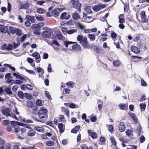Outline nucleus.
Here are the masks:
<instances>
[{
  "label": "nucleus",
  "mask_w": 149,
  "mask_h": 149,
  "mask_svg": "<svg viewBox=\"0 0 149 149\" xmlns=\"http://www.w3.org/2000/svg\"><path fill=\"white\" fill-rule=\"evenodd\" d=\"M47 110L41 107L39 110L38 116L39 118L43 120H45L48 117Z\"/></svg>",
  "instance_id": "nucleus-1"
},
{
  "label": "nucleus",
  "mask_w": 149,
  "mask_h": 149,
  "mask_svg": "<svg viewBox=\"0 0 149 149\" xmlns=\"http://www.w3.org/2000/svg\"><path fill=\"white\" fill-rule=\"evenodd\" d=\"M11 125L13 126H14L15 132L16 133L18 132L21 130V128L19 126H23L24 125L22 123L13 121H11Z\"/></svg>",
  "instance_id": "nucleus-2"
},
{
  "label": "nucleus",
  "mask_w": 149,
  "mask_h": 149,
  "mask_svg": "<svg viewBox=\"0 0 149 149\" xmlns=\"http://www.w3.org/2000/svg\"><path fill=\"white\" fill-rule=\"evenodd\" d=\"M3 113L6 116H10L13 118H15L17 119V118L14 114L12 113L11 110L10 109L7 108L6 109H3L2 111Z\"/></svg>",
  "instance_id": "nucleus-3"
},
{
  "label": "nucleus",
  "mask_w": 149,
  "mask_h": 149,
  "mask_svg": "<svg viewBox=\"0 0 149 149\" xmlns=\"http://www.w3.org/2000/svg\"><path fill=\"white\" fill-rule=\"evenodd\" d=\"M19 4L18 7L19 9H27L29 6V4L28 3H26L23 4L22 2L20 1H18Z\"/></svg>",
  "instance_id": "nucleus-4"
},
{
  "label": "nucleus",
  "mask_w": 149,
  "mask_h": 149,
  "mask_svg": "<svg viewBox=\"0 0 149 149\" xmlns=\"http://www.w3.org/2000/svg\"><path fill=\"white\" fill-rule=\"evenodd\" d=\"M1 49L3 50L11 51L13 49V45L11 44H7L6 43L3 45L1 46Z\"/></svg>",
  "instance_id": "nucleus-5"
},
{
  "label": "nucleus",
  "mask_w": 149,
  "mask_h": 149,
  "mask_svg": "<svg viewBox=\"0 0 149 149\" xmlns=\"http://www.w3.org/2000/svg\"><path fill=\"white\" fill-rule=\"evenodd\" d=\"M140 15L141 18V20L143 23H144L148 21V19L146 18V17L145 12L144 11H141L140 13Z\"/></svg>",
  "instance_id": "nucleus-6"
},
{
  "label": "nucleus",
  "mask_w": 149,
  "mask_h": 149,
  "mask_svg": "<svg viewBox=\"0 0 149 149\" xmlns=\"http://www.w3.org/2000/svg\"><path fill=\"white\" fill-rule=\"evenodd\" d=\"M32 56L35 57L36 59V61L37 63H39L41 60L40 56V54L37 52H35L32 54Z\"/></svg>",
  "instance_id": "nucleus-7"
},
{
  "label": "nucleus",
  "mask_w": 149,
  "mask_h": 149,
  "mask_svg": "<svg viewBox=\"0 0 149 149\" xmlns=\"http://www.w3.org/2000/svg\"><path fill=\"white\" fill-rule=\"evenodd\" d=\"M105 7V6L104 4L96 5L93 7V9L94 11L97 12L100 10L101 9H102Z\"/></svg>",
  "instance_id": "nucleus-8"
},
{
  "label": "nucleus",
  "mask_w": 149,
  "mask_h": 149,
  "mask_svg": "<svg viewBox=\"0 0 149 149\" xmlns=\"http://www.w3.org/2000/svg\"><path fill=\"white\" fill-rule=\"evenodd\" d=\"M75 44L72 46V48L73 50L74 51L80 52L81 51V47L80 46L77 44V43L74 42Z\"/></svg>",
  "instance_id": "nucleus-9"
},
{
  "label": "nucleus",
  "mask_w": 149,
  "mask_h": 149,
  "mask_svg": "<svg viewBox=\"0 0 149 149\" xmlns=\"http://www.w3.org/2000/svg\"><path fill=\"white\" fill-rule=\"evenodd\" d=\"M88 135L93 139H95L97 138V136L96 133L91 130H89L88 131Z\"/></svg>",
  "instance_id": "nucleus-10"
},
{
  "label": "nucleus",
  "mask_w": 149,
  "mask_h": 149,
  "mask_svg": "<svg viewBox=\"0 0 149 149\" xmlns=\"http://www.w3.org/2000/svg\"><path fill=\"white\" fill-rule=\"evenodd\" d=\"M79 43L84 48H86L88 43L87 38H84V39L81 41H80Z\"/></svg>",
  "instance_id": "nucleus-11"
},
{
  "label": "nucleus",
  "mask_w": 149,
  "mask_h": 149,
  "mask_svg": "<svg viewBox=\"0 0 149 149\" xmlns=\"http://www.w3.org/2000/svg\"><path fill=\"white\" fill-rule=\"evenodd\" d=\"M70 17V15L65 12L62 13L61 14L60 16V19L61 20L63 19L67 20L69 19Z\"/></svg>",
  "instance_id": "nucleus-12"
},
{
  "label": "nucleus",
  "mask_w": 149,
  "mask_h": 149,
  "mask_svg": "<svg viewBox=\"0 0 149 149\" xmlns=\"http://www.w3.org/2000/svg\"><path fill=\"white\" fill-rule=\"evenodd\" d=\"M42 36L45 38H49L51 36V34L49 31H44L42 33Z\"/></svg>",
  "instance_id": "nucleus-13"
},
{
  "label": "nucleus",
  "mask_w": 149,
  "mask_h": 149,
  "mask_svg": "<svg viewBox=\"0 0 149 149\" xmlns=\"http://www.w3.org/2000/svg\"><path fill=\"white\" fill-rule=\"evenodd\" d=\"M26 18L27 19L30 21L32 23L35 22L36 20L34 16L27 15L26 16Z\"/></svg>",
  "instance_id": "nucleus-14"
},
{
  "label": "nucleus",
  "mask_w": 149,
  "mask_h": 149,
  "mask_svg": "<svg viewBox=\"0 0 149 149\" xmlns=\"http://www.w3.org/2000/svg\"><path fill=\"white\" fill-rule=\"evenodd\" d=\"M60 13L59 10L57 8H56L52 11L53 15L55 17L59 16Z\"/></svg>",
  "instance_id": "nucleus-15"
},
{
  "label": "nucleus",
  "mask_w": 149,
  "mask_h": 149,
  "mask_svg": "<svg viewBox=\"0 0 149 149\" xmlns=\"http://www.w3.org/2000/svg\"><path fill=\"white\" fill-rule=\"evenodd\" d=\"M118 128L120 132H124L125 130V125L124 123L123 122H120Z\"/></svg>",
  "instance_id": "nucleus-16"
},
{
  "label": "nucleus",
  "mask_w": 149,
  "mask_h": 149,
  "mask_svg": "<svg viewBox=\"0 0 149 149\" xmlns=\"http://www.w3.org/2000/svg\"><path fill=\"white\" fill-rule=\"evenodd\" d=\"M72 18L73 19L77 20L80 19V17L79 14L76 11L72 14Z\"/></svg>",
  "instance_id": "nucleus-17"
},
{
  "label": "nucleus",
  "mask_w": 149,
  "mask_h": 149,
  "mask_svg": "<svg viewBox=\"0 0 149 149\" xmlns=\"http://www.w3.org/2000/svg\"><path fill=\"white\" fill-rule=\"evenodd\" d=\"M131 50L132 51L136 54L139 53L140 52L139 49L137 47L134 46H131Z\"/></svg>",
  "instance_id": "nucleus-18"
},
{
  "label": "nucleus",
  "mask_w": 149,
  "mask_h": 149,
  "mask_svg": "<svg viewBox=\"0 0 149 149\" xmlns=\"http://www.w3.org/2000/svg\"><path fill=\"white\" fill-rule=\"evenodd\" d=\"M11 87L10 86H8L6 87L4 89V91L8 94L11 95L12 93V92L11 90Z\"/></svg>",
  "instance_id": "nucleus-19"
},
{
  "label": "nucleus",
  "mask_w": 149,
  "mask_h": 149,
  "mask_svg": "<svg viewBox=\"0 0 149 149\" xmlns=\"http://www.w3.org/2000/svg\"><path fill=\"white\" fill-rule=\"evenodd\" d=\"M56 35L58 40H62L63 39L64 36L62 35L61 32L60 31H57L56 33Z\"/></svg>",
  "instance_id": "nucleus-20"
},
{
  "label": "nucleus",
  "mask_w": 149,
  "mask_h": 149,
  "mask_svg": "<svg viewBox=\"0 0 149 149\" xmlns=\"http://www.w3.org/2000/svg\"><path fill=\"white\" fill-rule=\"evenodd\" d=\"M118 107L121 110H126L127 108V105L124 103H121L118 105Z\"/></svg>",
  "instance_id": "nucleus-21"
},
{
  "label": "nucleus",
  "mask_w": 149,
  "mask_h": 149,
  "mask_svg": "<svg viewBox=\"0 0 149 149\" xmlns=\"http://www.w3.org/2000/svg\"><path fill=\"white\" fill-rule=\"evenodd\" d=\"M13 75L17 79H19L21 80L25 81V79L24 77H22L19 75L18 74L16 73H14L13 74Z\"/></svg>",
  "instance_id": "nucleus-22"
},
{
  "label": "nucleus",
  "mask_w": 149,
  "mask_h": 149,
  "mask_svg": "<svg viewBox=\"0 0 149 149\" xmlns=\"http://www.w3.org/2000/svg\"><path fill=\"white\" fill-rule=\"evenodd\" d=\"M80 128V127L79 126H76L71 130V132L76 134Z\"/></svg>",
  "instance_id": "nucleus-23"
},
{
  "label": "nucleus",
  "mask_w": 149,
  "mask_h": 149,
  "mask_svg": "<svg viewBox=\"0 0 149 149\" xmlns=\"http://www.w3.org/2000/svg\"><path fill=\"white\" fill-rule=\"evenodd\" d=\"M66 85L71 88H73L75 85V83L72 81H70L67 82Z\"/></svg>",
  "instance_id": "nucleus-24"
},
{
  "label": "nucleus",
  "mask_w": 149,
  "mask_h": 149,
  "mask_svg": "<svg viewBox=\"0 0 149 149\" xmlns=\"http://www.w3.org/2000/svg\"><path fill=\"white\" fill-rule=\"evenodd\" d=\"M113 64L115 67H118L121 64V62L119 60L113 61Z\"/></svg>",
  "instance_id": "nucleus-25"
},
{
  "label": "nucleus",
  "mask_w": 149,
  "mask_h": 149,
  "mask_svg": "<svg viewBox=\"0 0 149 149\" xmlns=\"http://www.w3.org/2000/svg\"><path fill=\"white\" fill-rule=\"evenodd\" d=\"M35 128L37 131L40 132H42L44 130V129L43 127H39L38 126H35Z\"/></svg>",
  "instance_id": "nucleus-26"
},
{
  "label": "nucleus",
  "mask_w": 149,
  "mask_h": 149,
  "mask_svg": "<svg viewBox=\"0 0 149 149\" xmlns=\"http://www.w3.org/2000/svg\"><path fill=\"white\" fill-rule=\"evenodd\" d=\"M129 114L134 122H136L137 121L136 117L135 114L131 113H129Z\"/></svg>",
  "instance_id": "nucleus-27"
},
{
  "label": "nucleus",
  "mask_w": 149,
  "mask_h": 149,
  "mask_svg": "<svg viewBox=\"0 0 149 149\" xmlns=\"http://www.w3.org/2000/svg\"><path fill=\"white\" fill-rule=\"evenodd\" d=\"M38 107H32L31 109L32 110V113L33 114L36 115L39 113V111L37 109Z\"/></svg>",
  "instance_id": "nucleus-28"
},
{
  "label": "nucleus",
  "mask_w": 149,
  "mask_h": 149,
  "mask_svg": "<svg viewBox=\"0 0 149 149\" xmlns=\"http://www.w3.org/2000/svg\"><path fill=\"white\" fill-rule=\"evenodd\" d=\"M17 28L11 26H10L9 27V29L10 30V32L12 34L15 33L16 32V31H17Z\"/></svg>",
  "instance_id": "nucleus-29"
},
{
  "label": "nucleus",
  "mask_w": 149,
  "mask_h": 149,
  "mask_svg": "<svg viewBox=\"0 0 149 149\" xmlns=\"http://www.w3.org/2000/svg\"><path fill=\"white\" fill-rule=\"evenodd\" d=\"M88 38L91 41H93L95 40V35L92 34H88Z\"/></svg>",
  "instance_id": "nucleus-30"
},
{
  "label": "nucleus",
  "mask_w": 149,
  "mask_h": 149,
  "mask_svg": "<svg viewBox=\"0 0 149 149\" xmlns=\"http://www.w3.org/2000/svg\"><path fill=\"white\" fill-rule=\"evenodd\" d=\"M1 31L2 33H6L8 31V29L6 26H4L0 28Z\"/></svg>",
  "instance_id": "nucleus-31"
},
{
  "label": "nucleus",
  "mask_w": 149,
  "mask_h": 149,
  "mask_svg": "<svg viewBox=\"0 0 149 149\" xmlns=\"http://www.w3.org/2000/svg\"><path fill=\"white\" fill-rule=\"evenodd\" d=\"M81 4L78 1H75L73 4V6L74 8H77L81 6Z\"/></svg>",
  "instance_id": "nucleus-32"
},
{
  "label": "nucleus",
  "mask_w": 149,
  "mask_h": 149,
  "mask_svg": "<svg viewBox=\"0 0 149 149\" xmlns=\"http://www.w3.org/2000/svg\"><path fill=\"white\" fill-rule=\"evenodd\" d=\"M85 10L88 13L91 14L92 13L91 7V6H87L86 7Z\"/></svg>",
  "instance_id": "nucleus-33"
},
{
  "label": "nucleus",
  "mask_w": 149,
  "mask_h": 149,
  "mask_svg": "<svg viewBox=\"0 0 149 149\" xmlns=\"http://www.w3.org/2000/svg\"><path fill=\"white\" fill-rule=\"evenodd\" d=\"M39 25L37 24H34L31 26V27L32 29L36 30L39 29Z\"/></svg>",
  "instance_id": "nucleus-34"
},
{
  "label": "nucleus",
  "mask_w": 149,
  "mask_h": 149,
  "mask_svg": "<svg viewBox=\"0 0 149 149\" xmlns=\"http://www.w3.org/2000/svg\"><path fill=\"white\" fill-rule=\"evenodd\" d=\"M125 133L129 137H132L133 136L132 132L130 130H127Z\"/></svg>",
  "instance_id": "nucleus-35"
},
{
  "label": "nucleus",
  "mask_w": 149,
  "mask_h": 149,
  "mask_svg": "<svg viewBox=\"0 0 149 149\" xmlns=\"http://www.w3.org/2000/svg\"><path fill=\"white\" fill-rule=\"evenodd\" d=\"M36 11L37 13L39 14L44 13L45 12V10L44 9L41 8H38L36 10Z\"/></svg>",
  "instance_id": "nucleus-36"
},
{
  "label": "nucleus",
  "mask_w": 149,
  "mask_h": 149,
  "mask_svg": "<svg viewBox=\"0 0 149 149\" xmlns=\"http://www.w3.org/2000/svg\"><path fill=\"white\" fill-rule=\"evenodd\" d=\"M63 125L62 123H60L58 126V127L60 130V132L61 133H63L64 130L63 129Z\"/></svg>",
  "instance_id": "nucleus-37"
},
{
  "label": "nucleus",
  "mask_w": 149,
  "mask_h": 149,
  "mask_svg": "<svg viewBox=\"0 0 149 149\" xmlns=\"http://www.w3.org/2000/svg\"><path fill=\"white\" fill-rule=\"evenodd\" d=\"M15 81L13 79H7L6 80V82L10 84V85H12L14 83Z\"/></svg>",
  "instance_id": "nucleus-38"
},
{
  "label": "nucleus",
  "mask_w": 149,
  "mask_h": 149,
  "mask_svg": "<svg viewBox=\"0 0 149 149\" xmlns=\"http://www.w3.org/2000/svg\"><path fill=\"white\" fill-rule=\"evenodd\" d=\"M110 140L111 141V143L115 146H116L117 143L115 141V140L113 137L111 136L110 138Z\"/></svg>",
  "instance_id": "nucleus-39"
},
{
  "label": "nucleus",
  "mask_w": 149,
  "mask_h": 149,
  "mask_svg": "<svg viewBox=\"0 0 149 149\" xmlns=\"http://www.w3.org/2000/svg\"><path fill=\"white\" fill-rule=\"evenodd\" d=\"M17 95L20 99H23L24 98V94L23 92L22 91H19L18 92Z\"/></svg>",
  "instance_id": "nucleus-40"
},
{
  "label": "nucleus",
  "mask_w": 149,
  "mask_h": 149,
  "mask_svg": "<svg viewBox=\"0 0 149 149\" xmlns=\"http://www.w3.org/2000/svg\"><path fill=\"white\" fill-rule=\"evenodd\" d=\"M46 144L47 146H52L54 144V143L52 141H47L46 143Z\"/></svg>",
  "instance_id": "nucleus-41"
},
{
  "label": "nucleus",
  "mask_w": 149,
  "mask_h": 149,
  "mask_svg": "<svg viewBox=\"0 0 149 149\" xmlns=\"http://www.w3.org/2000/svg\"><path fill=\"white\" fill-rule=\"evenodd\" d=\"M146 105L144 103H142L140 104V107L141 111H144L146 108Z\"/></svg>",
  "instance_id": "nucleus-42"
},
{
  "label": "nucleus",
  "mask_w": 149,
  "mask_h": 149,
  "mask_svg": "<svg viewBox=\"0 0 149 149\" xmlns=\"http://www.w3.org/2000/svg\"><path fill=\"white\" fill-rule=\"evenodd\" d=\"M123 15H120L119 18V22L120 24H123L125 22V20L123 18H120V17L123 16Z\"/></svg>",
  "instance_id": "nucleus-43"
},
{
  "label": "nucleus",
  "mask_w": 149,
  "mask_h": 149,
  "mask_svg": "<svg viewBox=\"0 0 149 149\" xmlns=\"http://www.w3.org/2000/svg\"><path fill=\"white\" fill-rule=\"evenodd\" d=\"M35 131L33 130H31L29 132L28 135L29 136H33L35 135Z\"/></svg>",
  "instance_id": "nucleus-44"
},
{
  "label": "nucleus",
  "mask_w": 149,
  "mask_h": 149,
  "mask_svg": "<svg viewBox=\"0 0 149 149\" xmlns=\"http://www.w3.org/2000/svg\"><path fill=\"white\" fill-rule=\"evenodd\" d=\"M63 42L64 44L66 47H68V45L74 43L71 41H64Z\"/></svg>",
  "instance_id": "nucleus-45"
},
{
  "label": "nucleus",
  "mask_w": 149,
  "mask_h": 149,
  "mask_svg": "<svg viewBox=\"0 0 149 149\" xmlns=\"http://www.w3.org/2000/svg\"><path fill=\"white\" fill-rule=\"evenodd\" d=\"M77 25L78 27L80 29L83 30L84 29V26L82 24L79 22H78L77 23Z\"/></svg>",
  "instance_id": "nucleus-46"
},
{
  "label": "nucleus",
  "mask_w": 149,
  "mask_h": 149,
  "mask_svg": "<svg viewBox=\"0 0 149 149\" xmlns=\"http://www.w3.org/2000/svg\"><path fill=\"white\" fill-rule=\"evenodd\" d=\"M27 105L28 107L31 108L34 107L33 106V104L32 102L30 101L27 102Z\"/></svg>",
  "instance_id": "nucleus-47"
},
{
  "label": "nucleus",
  "mask_w": 149,
  "mask_h": 149,
  "mask_svg": "<svg viewBox=\"0 0 149 149\" xmlns=\"http://www.w3.org/2000/svg\"><path fill=\"white\" fill-rule=\"evenodd\" d=\"M84 39V38L83 36L80 35H78L77 38V41H79V42L81 41Z\"/></svg>",
  "instance_id": "nucleus-48"
},
{
  "label": "nucleus",
  "mask_w": 149,
  "mask_h": 149,
  "mask_svg": "<svg viewBox=\"0 0 149 149\" xmlns=\"http://www.w3.org/2000/svg\"><path fill=\"white\" fill-rule=\"evenodd\" d=\"M36 104L38 106H41L42 105V103L40 100H38L36 102Z\"/></svg>",
  "instance_id": "nucleus-49"
},
{
  "label": "nucleus",
  "mask_w": 149,
  "mask_h": 149,
  "mask_svg": "<svg viewBox=\"0 0 149 149\" xmlns=\"http://www.w3.org/2000/svg\"><path fill=\"white\" fill-rule=\"evenodd\" d=\"M13 47V49H15L17 48L19 45V43H16L15 42H13L12 44Z\"/></svg>",
  "instance_id": "nucleus-50"
},
{
  "label": "nucleus",
  "mask_w": 149,
  "mask_h": 149,
  "mask_svg": "<svg viewBox=\"0 0 149 149\" xmlns=\"http://www.w3.org/2000/svg\"><path fill=\"white\" fill-rule=\"evenodd\" d=\"M108 130L111 133L113 132V126L112 125H110L109 126Z\"/></svg>",
  "instance_id": "nucleus-51"
},
{
  "label": "nucleus",
  "mask_w": 149,
  "mask_h": 149,
  "mask_svg": "<svg viewBox=\"0 0 149 149\" xmlns=\"http://www.w3.org/2000/svg\"><path fill=\"white\" fill-rule=\"evenodd\" d=\"M133 58L135 60V62H137L140 61L142 57L135 56H134Z\"/></svg>",
  "instance_id": "nucleus-52"
},
{
  "label": "nucleus",
  "mask_w": 149,
  "mask_h": 149,
  "mask_svg": "<svg viewBox=\"0 0 149 149\" xmlns=\"http://www.w3.org/2000/svg\"><path fill=\"white\" fill-rule=\"evenodd\" d=\"M77 31V29H71L68 31L67 33L68 34H71L74 33L76 32Z\"/></svg>",
  "instance_id": "nucleus-53"
},
{
  "label": "nucleus",
  "mask_w": 149,
  "mask_h": 149,
  "mask_svg": "<svg viewBox=\"0 0 149 149\" xmlns=\"http://www.w3.org/2000/svg\"><path fill=\"white\" fill-rule=\"evenodd\" d=\"M26 87L29 90L31 91L33 90V88L32 86L31 85L27 84L26 85Z\"/></svg>",
  "instance_id": "nucleus-54"
},
{
  "label": "nucleus",
  "mask_w": 149,
  "mask_h": 149,
  "mask_svg": "<svg viewBox=\"0 0 149 149\" xmlns=\"http://www.w3.org/2000/svg\"><path fill=\"white\" fill-rule=\"evenodd\" d=\"M15 33L18 36H20L22 35L21 31L18 29H17Z\"/></svg>",
  "instance_id": "nucleus-55"
},
{
  "label": "nucleus",
  "mask_w": 149,
  "mask_h": 149,
  "mask_svg": "<svg viewBox=\"0 0 149 149\" xmlns=\"http://www.w3.org/2000/svg\"><path fill=\"white\" fill-rule=\"evenodd\" d=\"M145 140V138L143 135H141L140 138V141L141 143H143Z\"/></svg>",
  "instance_id": "nucleus-56"
},
{
  "label": "nucleus",
  "mask_w": 149,
  "mask_h": 149,
  "mask_svg": "<svg viewBox=\"0 0 149 149\" xmlns=\"http://www.w3.org/2000/svg\"><path fill=\"white\" fill-rule=\"evenodd\" d=\"M45 93L46 96L48 98V99L49 100H51V97L50 95V93H49L47 91H45Z\"/></svg>",
  "instance_id": "nucleus-57"
},
{
  "label": "nucleus",
  "mask_w": 149,
  "mask_h": 149,
  "mask_svg": "<svg viewBox=\"0 0 149 149\" xmlns=\"http://www.w3.org/2000/svg\"><path fill=\"white\" fill-rule=\"evenodd\" d=\"M24 69H25L26 71V72H28L30 74H35V72L33 70H27L26 68H24Z\"/></svg>",
  "instance_id": "nucleus-58"
},
{
  "label": "nucleus",
  "mask_w": 149,
  "mask_h": 149,
  "mask_svg": "<svg viewBox=\"0 0 149 149\" xmlns=\"http://www.w3.org/2000/svg\"><path fill=\"white\" fill-rule=\"evenodd\" d=\"M111 36L113 39H115L117 37V35L115 32H112L111 33Z\"/></svg>",
  "instance_id": "nucleus-59"
},
{
  "label": "nucleus",
  "mask_w": 149,
  "mask_h": 149,
  "mask_svg": "<svg viewBox=\"0 0 149 149\" xmlns=\"http://www.w3.org/2000/svg\"><path fill=\"white\" fill-rule=\"evenodd\" d=\"M63 90L64 91L65 93L66 94H69L70 92V90L69 88H65L63 89Z\"/></svg>",
  "instance_id": "nucleus-60"
},
{
  "label": "nucleus",
  "mask_w": 149,
  "mask_h": 149,
  "mask_svg": "<svg viewBox=\"0 0 149 149\" xmlns=\"http://www.w3.org/2000/svg\"><path fill=\"white\" fill-rule=\"evenodd\" d=\"M11 9V4L9 3H8V5L7 6V10L8 12H10Z\"/></svg>",
  "instance_id": "nucleus-61"
},
{
  "label": "nucleus",
  "mask_w": 149,
  "mask_h": 149,
  "mask_svg": "<svg viewBox=\"0 0 149 149\" xmlns=\"http://www.w3.org/2000/svg\"><path fill=\"white\" fill-rule=\"evenodd\" d=\"M141 84L143 86H146V82L143 79H141Z\"/></svg>",
  "instance_id": "nucleus-62"
},
{
  "label": "nucleus",
  "mask_w": 149,
  "mask_h": 149,
  "mask_svg": "<svg viewBox=\"0 0 149 149\" xmlns=\"http://www.w3.org/2000/svg\"><path fill=\"white\" fill-rule=\"evenodd\" d=\"M18 87L16 85L14 86L12 89V90L13 92H16L18 88Z\"/></svg>",
  "instance_id": "nucleus-63"
},
{
  "label": "nucleus",
  "mask_w": 149,
  "mask_h": 149,
  "mask_svg": "<svg viewBox=\"0 0 149 149\" xmlns=\"http://www.w3.org/2000/svg\"><path fill=\"white\" fill-rule=\"evenodd\" d=\"M81 148L82 149H87L88 146L86 144H83L81 145Z\"/></svg>",
  "instance_id": "nucleus-64"
}]
</instances>
